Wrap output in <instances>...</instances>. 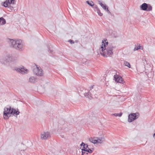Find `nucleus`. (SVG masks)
Returning a JSON list of instances; mask_svg holds the SVG:
<instances>
[{"mask_svg":"<svg viewBox=\"0 0 155 155\" xmlns=\"http://www.w3.org/2000/svg\"><path fill=\"white\" fill-rule=\"evenodd\" d=\"M82 155H86L88 154V153L87 152H86V151H84L83 150H82Z\"/></svg>","mask_w":155,"mask_h":155,"instance_id":"nucleus-25","label":"nucleus"},{"mask_svg":"<svg viewBox=\"0 0 155 155\" xmlns=\"http://www.w3.org/2000/svg\"><path fill=\"white\" fill-rule=\"evenodd\" d=\"M51 137L50 133L49 132H44L41 134V138L43 140H46Z\"/></svg>","mask_w":155,"mask_h":155,"instance_id":"nucleus-8","label":"nucleus"},{"mask_svg":"<svg viewBox=\"0 0 155 155\" xmlns=\"http://www.w3.org/2000/svg\"><path fill=\"white\" fill-rule=\"evenodd\" d=\"M124 64L125 66L128 67L129 68H130L131 67L130 64L128 62L125 61H124Z\"/></svg>","mask_w":155,"mask_h":155,"instance_id":"nucleus-20","label":"nucleus"},{"mask_svg":"<svg viewBox=\"0 0 155 155\" xmlns=\"http://www.w3.org/2000/svg\"><path fill=\"white\" fill-rule=\"evenodd\" d=\"M12 110V108H11V107H5L4 108L3 112L4 119H8L11 116L10 113Z\"/></svg>","mask_w":155,"mask_h":155,"instance_id":"nucleus-3","label":"nucleus"},{"mask_svg":"<svg viewBox=\"0 0 155 155\" xmlns=\"http://www.w3.org/2000/svg\"><path fill=\"white\" fill-rule=\"evenodd\" d=\"M68 42H70L71 44H73L74 43V42L72 40H69Z\"/></svg>","mask_w":155,"mask_h":155,"instance_id":"nucleus-28","label":"nucleus"},{"mask_svg":"<svg viewBox=\"0 0 155 155\" xmlns=\"http://www.w3.org/2000/svg\"><path fill=\"white\" fill-rule=\"evenodd\" d=\"M88 146L87 144H84L82 148L81 149V150L86 151L87 149H88Z\"/></svg>","mask_w":155,"mask_h":155,"instance_id":"nucleus-18","label":"nucleus"},{"mask_svg":"<svg viewBox=\"0 0 155 155\" xmlns=\"http://www.w3.org/2000/svg\"><path fill=\"white\" fill-rule=\"evenodd\" d=\"M86 3L88 4L89 5L92 6L94 5V3L92 1H91L90 2H89L88 1H86Z\"/></svg>","mask_w":155,"mask_h":155,"instance_id":"nucleus-21","label":"nucleus"},{"mask_svg":"<svg viewBox=\"0 0 155 155\" xmlns=\"http://www.w3.org/2000/svg\"><path fill=\"white\" fill-rule=\"evenodd\" d=\"M99 4L101 5V7L105 10H106V9L108 8V6L105 5H104L100 1H98Z\"/></svg>","mask_w":155,"mask_h":155,"instance_id":"nucleus-15","label":"nucleus"},{"mask_svg":"<svg viewBox=\"0 0 155 155\" xmlns=\"http://www.w3.org/2000/svg\"><path fill=\"white\" fill-rule=\"evenodd\" d=\"M7 2L8 4L10 5L12 3L13 4L14 3V0H8Z\"/></svg>","mask_w":155,"mask_h":155,"instance_id":"nucleus-23","label":"nucleus"},{"mask_svg":"<svg viewBox=\"0 0 155 155\" xmlns=\"http://www.w3.org/2000/svg\"><path fill=\"white\" fill-rule=\"evenodd\" d=\"M6 22L5 20L3 17H1L0 18V24L1 25H4L6 23Z\"/></svg>","mask_w":155,"mask_h":155,"instance_id":"nucleus-17","label":"nucleus"},{"mask_svg":"<svg viewBox=\"0 0 155 155\" xmlns=\"http://www.w3.org/2000/svg\"><path fill=\"white\" fill-rule=\"evenodd\" d=\"M104 138L103 137L91 138L89 139V140L94 143H101L104 141Z\"/></svg>","mask_w":155,"mask_h":155,"instance_id":"nucleus-4","label":"nucleus"},{"mask_svg":"<svg viewBox=\"0 0 155 155\" xmlns=\"http://www.w3.org/2000/svg\"><path fill=\"white\" fill-rule=\"evenodd\" d=\"M84 144V143L83 142H82V143L81 144V147L82 146H83Z\"/></svg>","mask_w":155,"mask_h":155,"instance_id":"nucleus-31","label":"nucleus"},{"mask_svg":"<svg viewBox=\"0 0 155 155\" xmlns=\"http://www.w3.org/2000/svg\"><path fill=\"white\" fill-rule=\"evenodd\" d=\"M107 11V13L110 15H111V12H110V11L108 9V8H107V9H106V10Z\"/></svg>","mask_w":155,"mask_h":155,"instance_id":"nucleus-29","label":"nucleus"},{"mask_svg":"<svg viewBox=\"0 0 155 155\" xmlns=\"http://www.w3.org/2000/svg\"><path fill=\"white\" fill-rule=\"evenodd\" d=\"M48 50H49V51H50L51 52V51H52V50H51V49L50 48H49V47H48Z\"/></svg>","mask_w":155,"mask_h":155,"instance_id":"nucleus-30","label":"nucleus"},{"mask_svg":"<svg viewBox=\"0 0 155 155\" xmlns=\"http://www.w3.org/2000/svg\"><path fill=\"white\" fill-rule=\"evenodd\" d=\"M86 152H87L89 153H91L92 152V150L91 149H90L89 147L88 148V149H87Z\"/></svg>","mask_w":155,"mask_h":155,"instance_id":"nucleus-26","label":"nucleus"},{"mask_svg":"<svg viewBox=\"0 0 155 155\" xmlns=\"http://www.w3.org/2000/svg\"><path fill=\"white\" fill-rule=\"evenodd\" d=\"M20 113V112L18 110H16L15 109L13 108H12V110L10 113L11 114V115H13L14 116H15V115H18Z\"/></svg>","mask_w":155,"mask_h":155,"instance_id":"nucleus-13","label":"nucleus"},{"mask_svg":"<svg viewBox=\"0 0 155 155\" xmlns=\"http://www.w3.org/2000/svg\"><path fill=\"white\" fill-rule=\"evenodd\" d=\"M106 39H104L102 41V45L101 47V49L102 52L101 54L104 57H111L113 54L112 50L114 47L112 45H109L108 46V42H106Z\"/></svg>","mask_w":155,"mask_h":155,"instance_id":"nucleus-1","label":"nucleus"},{"mask_svg":"<svg viewBox=\"0 0 155 155\" xmlns=\"http://www.w3.org/2000/svg\"><path fill=\"white\" fill-rule=\"evenodd\" d=\"M36 81V78L34 77H31L29 79V81L31 83H35Z\"/></svg>","mask_w":155,"mask_h":155,"instance_id":"nucleus-19","label":"nucleus"},{"mask_svg":"<svg viewBox=\"0 0 155 155\" xmlns=\"http://www.w3.org/2000/svg\"><path fill=\"white\" fill-rule=\"evenodd\" d=\"M94 86H91L90 87V90L87 93H85L84 94V96L90 99H91L92 98V95L91 94V92H92L91 90L93 89Z\"/></svg>","mask_w":155,"mask_h":155,"instance_id":"nucleus-10","label":"nucleus"},{"mask_svg":"<svg viewBox=\"0 0 155 155\" xmlns=\"http://www.w3.org/2000/svg\"><path fill=\"white\" fill-rule=\"evenodd\" d=\"M91 91H92V92H91V94L92 95V98L93 97V96H94V97L95 98H97V97L96 95V91L95 90L92 89L91 90Z\"/></svg>","mask_w":155,"mask_h":155,"instance_id":"nucleus-16","label":"nucleus"},{"mask_svg":"<svg viewBox=\"0 0 155 155\" xmlns=\"http://www.w3.org/2000/svg\"><path fill=\"white\" fill-rule=\"evenodd\" d=\"M139 114L138 113L136 112L135 113H132L128 115V121L129 122H131L134 120L137 119L139 117Z\"/></svg>","mask_w":155,"mask_h":155,"instance_id":"nucleus-5","label":"nucleus"},{"mask_svg":"<svg viewBox=\"0 0 155 155\" xmlns=\"http://www.w3.org/2000/svg\"><path fill=\"white\" fill-rule=\"evenodd\" d=\"M9 41V43L13 48L19 51L23 50L24 46L21 40L10 39Z\"/></svg>","mask_w":155,"mask_h":155,"instance_id":"nucleus-2","label":"nucleus"},{"mask_svg":"<svg viewBox=\"0 0 155 155\" xmlns=\"http://www.w3.org/2000/svg\"><path fill=\"white\" fill-rule=\"evenodd\" d=\"M141 9L143 10L150 11L152 10V7L149 4H147L146 3H143L140 6Z\"/></svg>","mask_w":155,"mask_h":155,"instance_id":"nucleus-7","label":"nucleus"},{"mask_svg":"<svg viewBox=\"0 0 155 155\" xmlns=\"http://www.w3.org/2000/svg\"><path fill=\"white\" fill-rule=\"evenodd\" d=\"M8 2H7V0H6L4 3L3 4V6L6 7H7L8 6Z\"/></svg>","mask_w":155,"mask_h":155,"instance_id":"nucleus-24","label":"nucleus"},{"mask_svg":"<svg viewBox=\"0 0 155 155\" xmlns=\"http://www.w3.org/2000/svg\"><path fill=\"white\" fill-rule=\"evenodd\" d=\"M50 56H52V55H51V54H50Z\"/></svg>","mask_w":155,"mask_h":155,"instance_id":"nucleus-32","label":"nucleus"},{"mask_svg":"<svg viewBox=\"0 0 155 155\" xmlns=\"http://www.w3.org/2000/svg\"><path fill=\"white\" fill-rule=\"evenodd\" d=\"M140 46H138L137 47H135L134 49V51H136L138 49H140Z\"/></svg>","mask_w":155,"mask_h":155,"instance_id":"nucleus-27","label":"nucleus"},{"mask_svg":"<svg viewBox=\"0 0 155 155\" xmlns=\"http://www.w3.org/2000/svg\"><path fill=\"white\" fill-rule=\"evenodd\" d=\"M33 72L37 76H42L43 74V71L41 67L37 66L33 69Z\"/></svg>","mask_w":155,"mask_h":155,"instance_id":"nucleus-6","label":"nucleus"},{"mask_svg":"<svg viewBox=\"0 0 155 155\" xmlns=\"http://www.w3.org/2000/svg\"><path fill=\"white\" fill-rule=\"evenodd\" d=\"M122 114V113H114L112 114V115H114L116 117L119 116L121 117Z\"/></svg>","mask_w":155,"mask_h":155,"instance_id":"nucleus-22","label":"nucleus"},{"mask_svg":"<svg viewBox=\"0 0 155 155\" xmlns=\"http://www.w3.org/2000/svg\"><path fill=\"white\" fill-rule=\"evenodd\" d=\"M15 70L21 73L22 74H24L28 73V70L25 68H24V67L16 68L15 69Z\"/></svg>","mask_w":155,"mask_h":155,"instance_id":"nucleus-9","label":"nucleus"},{"mask_svg":"<svg viewBox=\"0 0 155 155\" xmlns=\"http://www.w3.org/2000/svg\"><path fill=\"white\" fill-rule=\"evenodd\" d=\"M114 78L116 81L117 82L119 83H122L123 84V79L120 76L118 75H114Z\"/></svg>","mask_w":155,"mask_h":155,"instance_id":"nucleus-12","label":"nucleus"},{"mask_svg":"<svg viewBox=\"0 0 155 155\" xmlns=\"http://www.w3.org/2000/svg\"><path fill=\"white\" fill-rule=\"evenodd\" d=\"M3 60L6 63L12 61V57L10 54H8L4 58Z\"/></svg>","mask_w":155,"mask_h":155,"instance_id":"nucleus-11","label":"nucleus"},{"mask_svg":"<svg viewBox=\"0 0 155 155\" xmlns=\"http://www.w3.org/2000/svg\"><path fill=\"white\" fill-rule=\"evenodd\" d=\"M94 10L95 11H97L98 15L100 16H101L103 15V14L101 13L99 9L98 8L96 5H95L94 7Z\"/></svg>","mask_w":155,"mask_h":155,"instance_id":"nucleus-14","label":"nucleus"}]
</instances>
